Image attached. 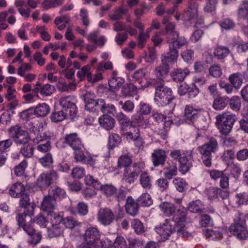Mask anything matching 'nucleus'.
Masks as SVG:
<instances>
[{
  "instance_id": "nucleus-12",
  "label": "nucleus",
  "mask_w": 248,
  "mask_h": 248,
  "mask_svg": "<svg viewBox=\"0 0 248 248\" xmlns=\"http://www.w3.org/2000/svg\"><path fill=\"white\" fill-rule=\"evenodd\" d=\"M159 208L161 211L163 212L164 215L168 217L172 216L171 222L174 223V220H173V217L175 215H178L179 213L181 212H184L185 217L186 216L187 211L185 207H180L178 208L174 204L168 202H163L160 204Z\"/></svg>"
},
{
  "instance_id": "nucleus-62",
  "label": "nucleus",
  "mask_w": 248,
  "mask_h": 248,
  "mask_svg": "<svg viewBox=\"0 0 248 248\" xmlns=\"http://www.w3.org/2000/svg\"><path fill=\"white\" fill-rule=\"evenodd\" d=\"M51 194L52 198H54L56 201L58 199L63 198L65 196L66 193L64 189L59 186H56L52 189Z\"/></svg>"
},
{
  "instance_id": "nucleus-5",
  "label": "nucleus",
  "mask_w": 248,
  "mask_h": 248,
  "mask_svg": "<svg viewBox=\"0 0 248 248\" xmlns=\"http://www.w3.org/2000/svg\"><path fill=\"white\" fill-rule=\"evenodd\" d=\"M100 233L96 227L88 228L83 234L81 248H95L100 241Z\"/></svg>"
},
{
  "instance_id": "nucleus-11",
  "label": "nucleus",
  "mask_w": 248,
  "mask_h": 248,
  "mask_svg": "<svg viewBox=\"0 0 248 248\" xmlns=\"http://www.w3.org/2000/svg\"><path fill=\"white\" fill-rule=\"evenodd\" d=\"M30 127L28 128L29 131L36 135V136L32 139V142L34 144H38L42 141L49 139L51 137V134L49 131H46L43 133H40V127H43V124L39 123L38 125H34L31 122L29 124Z\"/></svg>"
},
{
  "instance_id": "nucleus-46",
  "label": "nucleus",
  "mask_w": 248,
  "mask_h": 248,
  "mask_svg": "<svg viewBox=\"0 0 248 248\" xmlns=\"http://www.w3.org/2000/svg\"><path fill=\"white\" fill-rule=\"evenodd\" d=\"M132 164V159L128 154L121 155L118 160V167L119 168L126 169Z\"/></svg>"
},
{
  "instance_id": "nucleus-64",
  "label": "nucleus",
  "mask_w": 248,
  "mask_h": 248,
  "mask_svg": "<svg viewBox=\"0 0 248 248\" xmlns=\"http://www.w3.org/2000/svg\"><path fill=\"white\" fill-rule=\"evenodd\" d=\"M168 179L165 177L157 179L155 182V185L161 191H164L169 188Z\"/></svg>"
},
{
  "instance_id": "nucleus-63",
  "label": "nucleus",
  "mask_w": 248,
  "mask_h": 248,
  "mask_svg": "<svg viewBox=\"0 0 248 248\" xmlns=\"http://www.w3.org/2000/svg\"><path fill=\"white\" fill-rule=\"evenodd\" d=\"M55 87L48 83L44 85L40 89V93L43 96H49L54 93Z\"/></svg>"
},
{
  "instance_id": "nucleus-26",
  "label": "nucleus",
  "mask_w": 248,
  "mask_h": 248,
  "mask_svg": "<svg viewBox=\"0 0 248 248\" xmlns=\"http://www.w3.org/2000/svg\"><path fill=\"white\" fill-rule=\"evenodd\" d=\"M175 25L172 23H169L165 26L163 35L166 36L167 42L170 44L177 38L179 33L175 30Z\"/></svg>"
},
{
  "instance_id": "nucleus-45",
  "label": "nucleus",
  "mask_w": 248,
  "mask_h": 248,
  "mask_svg": "<svg viewBox=\"0 0 248 248\" xmlns=\"http://www.w3.org/2000/svg\"><path fill=\"white\" fill-rule=\"evenodd\" d=\"M118 105L122 110L127 113H132L135 108L134 102L129 100L125 101L120 100L118 102Z\"/></svg>"
},
{
  "instance_id": "nucleus-15",
  "label": "nucleus",
  "mask_w": 248,
  "mask_h": 248,
  "mask_svg": "<svg viewBox=\"0 0 248 248\" xmlns=\"http://www.w3.org/2000/svg\"><path fill=\"white\" fill-rule=\"evenodd\" d=\"M167 158L166 151L162 149H155L151 154V160L155 167H163Z\"/></svg>"
},
{
  "instance_id": "nucleus-17",
  "label": "nucleus",
  "mask_w": 248,
  "mask_h": 248,
  "mask_svg": "<svg viewBox=\"0 0 248 248\" xmlns=\"http://www.w3.org/2000/svg\"><path fill=\"white\" fill-rule=\"evenodd\" d=\"M63 142L68 145L74 150H81L83 147L81 139L77 133L66 134Z\"/></svg>"
},
{
  "instance_id": "nucleus-57",
  "label": "nucleus",
  "mask_w": 248,
  "mask_h": 248,
  "mask_svg": "<svg viewBox=\"0 0 248 248\" xmlns=\"http://www.w3.org/2000/svg\"><path fill=\"white\" fill-rule=\"evenodd\" d=\"M62 224L66 228L70 229H73L76 226L80 225V223H79L72 217L63 218Z\"/></svg>"
},
{
  "instance_id": "nucleus-38",
  "label": "nucleus",
  "mask_w": 248,
  "mask_h": 248,
  "mask_svg": "<svg viewBox=\"0 0 248 248\" xmlns=\"http://www.w3.org/2000/svg\"><path fill=\"white\" fill-rule=\"evenodd\" d=\"M63 229L60 224L52 225L47 228L48 235L50 238L59 237L62 234Z\"/></svg>"
},
{
  "instance_id": "nucleus-20",
  "label": "nucleus",
  "mask_w": 248,
  "mask_h": 248,
  "mask_svg": "<svg viewBox=\"0 0 248 248\" xmlns=\"http://www.w3.org/2000/svg\"><path fill=\"white\" fill-rule=\"evenodd\" d=\"M56 207V202L54 198H52L51 194L44 197L41 205V210L49 214L54 211Z\"/></svg>"
},
{
  "instance_id": "nucleus-50",
  "label": "nucleus",
  "mask_w": 248,
  "mask_h": 248,
  "mask_svg": "<svg viewBox=\"0 0 248 248\" xmlns=\"http://www.w3.org/2000/svg\"><path fill=\"white\" fill-rule=\"evenodd\" d=\"M33 146L28 143L26 144H22L20 153L25 157L30 158L33 155Z\"/></svg>"
},
{
  "instance_id": "nucleus-23",
  "label": "nucleus",
  "mask_w": 248,
  "mask_h": 248,
  "mask_svg": "<svg viewBox=\"0 0 248 248\" xmlns=\"http://www.w3.org/2000/svg\"><path fill=\"white\" fill-rule=\"evenodd\" d=\"M155 230L156 232L159 234L162 238L167 239L170 234L174 232L173 223L172 222H170V221L166 219L165 223H163L159 227H156Z\"/></svg>"
},
{
  "instance_id": "nucleus-6",
  "label": "nucleus",
  "mask_w": 248,
  "mask_h": 248,
  "mask_svg": "<svg viewBox=\"0 0 248 248\" xmlns=\"http://www.w3.org/2000/svg\"><path fill=\"white\" fill-rule=\"evenodd\" d=\"M217 119L216 125L219 132L226 136L231 131L236 118L234 115L222 114L217 115Z\"/></svg>"
},
{
  "instance_id": "nucleus-61",
  "label": "nucleus",
  "mask_w": 248,
  "mask_h": 248,
  "mask_svg": "<svg viewBox=\"0 0 248 248\" xmlns=\"http://www.w3.org/2000/svg\"><path fill=\"white\" fill-rule=\"evenodd\" d=\"M28 166V162L26 160H23L18 165L15 167V173L17 176H21L25 173V170Z\"/></svg>"
},
{
  "instance_id": "nucleus-42",
  "label": "nucleus",
  "mask_w": 248,
  "mask_h": 248,
  "mask_svg": "<svg viewBox=\"0 0 248 248\" xmlns=\"http://www.w3.org/2000/svg\"><path fill=\"white\" fill-rule=\"evenodd\" d=\"M238 19L246 20L248 17V0H244L238 9Z\"/></svg>"
},
{
  "instance_id": "nucleus-2",
  "label": "nucleus",
  "mask_w": 248,
  "mask_h": 248,
  "mask_svg": "<svg viewBox=\"0 0 248 248\" xmlns=\"http://www.w3.org/2000/svg\"><path fill=\"white\" fill-rule=\"evenodd\" d=\"M218 148L217 140L213 137L208 138L207 142L198 147V151L202 156V163L205 167L210 168L212 166V153H215Z\"/></svg>"
},
{
  "instance_id": "nucleus-56",
  "label": "nucleus",
  "mask_w": 248,
  "mask_h": 248,
  "mask_svg": "<svg viewBox=\"0 0 248 248\" xmlns=\"http://www.w3.org/2000/svg\"><path fill=\"white\" fill-rule=\"evenodd\" d=\"M146 76V73L143 69H140L134 72L131 77V80L134 82L141 83L143 78Z\"/></svg>"
},
{
  "instance_id": "nucleus-10",
  "label": "nucleus",
  "mask_w": 248,
  "mask_h": 248,
  "mask_svg": "<svg viewBox=\"0 0 248 248\" xmlns=\"http://www.w3.org/2000/svg\"><path fill=\"white\" fill-rule=\"evenodd\" d=\"M59 102L62 110L67 112L71 118L75 116L77 113V110L74 96L68 95L62 97Z\"/></svg>"
},
{
  "instance_id": "nucleus-13",
  "label": "nucleus",
  "mask_w": 248,
  "mask_h": 248,
  "mask_svg": "<svg viewBox=\"0 0 248 248\" xmlns=\"http://www.w3.org/2000/svg\"><path fill=\"white\" fill-rule=\"evenodd\" d=\"M121 130L123 135L127 140L135 139L140 135V128L133 125L131 121L122 122Z\"/></svg>"
},
{
  "instance_id": "nucleus-14",
  "label": "nucleus",
  "mask_w": 248,
  "mask_h": 248,
  "mask_svg": "<svg viewBox=\"0 0 248 248\" xmlns=\"http://www.w3.org/2000/svg\"><path fill=\"white\" fill-rule=\"evenodd\" d=\"M98 221L102 225H110L114 220L115 216L112 211L109 208H101L97 214Z\"/></svg>"
},
{
  "instance_id": "nucleus-55",
  "label": "nucleus",
  "mask_w": 248,
  "mask_h": 248,
  "mask_svg": "<svg viewBox=\"0 0 248 248\" xmlns=\"http://www.w3.org/2000/svg\"><path fill=\"white\" fill-rule=\"evenodd\" d=\"M229 105L233 110L235 111H239L241 106L240 98L238 96H233L229 100Z\"/></svg>"
},
{
  "instance_id": "nucleus-51",
  "label": "nucleus",
  "mask_w": 248,
  "mask_h": 248,
  "mask_svg": "<svg viewBox=\"0 0 248 248\" xmlns=\"http://www.w3.org/2000/svg\"><path fill=\"white\" fill-rule=\"evenodd\" d=\"M139 204L142 206H150L153 204V200L151 196L147 193L142 194L138 199Z\"/></svg>"
},
{
  "instance_id": "nucleus-52",
  "label": "nucleus",
  "mask_w": 248,
  "mask_h": 248,
  "mask_svg": "<svg viewBox=\"0 0 248 248\" xmlns=\"http://www.w3.org/2000/svg\"><path fill=\"white\" fill-rule=\"evenodd\" d=\"M127 12V9L121 6L116 9L113 14L109 15V17L111 20H118L122 18L123 16L126 14Z\"/></svg>"
},
{
  "instance_id": "nucleus-37",
  "label": "nucleus",
  "mask_w": 248,
  "mask_h": 248,
  "mask_svg": "<svg viewBox=\"0 0 248 248\" xmlns=\"http://www.w3.org/2000/svg\"><path fill=\"white\" fill-rule=\"evenodd\" d=\"M33 110L37 117H44L49 112L50 108L46 103H42L38 104Z\"/></svg>"
},
{
  "instance_id": "nucleus-59",
  "label": "nucleus",
  "mask_w": 248,
  "mask_h": 248,
  "mask_svg": "<svg viewBox=\"0 0 248 248\" xmlns=\"http://www.w3.org/2000/svg\"><path fill=\"white\" fill-rule=\"evenodd\" d=\"M37 186L41 189L48 187L50 184L46 177V173H42L36 180Z\"/></svg>"
},
{
  "instance_id": "nucleus-30",
  "label": "nucleus",
  "mask_w": 248,
  "mask_h": 248,
  "mask_svg": "<svg viewBox=\"0 0 248 248\" xmlns=\"http://www.w3.org/2000/svg\"><path fill=\"white\" fill-rule=\"evenodd\" d=\"M100 125L107 130H110L114 126L115 121L111 116L104 114L99 118Z\"/></svg>"
},
{
  "instance_id": "nucleus-29",
  "label": "nucleus",
  "mask_w": 248,
  "mask_h": 248,
  "mask_svg": "<svg viewBox=\"0 0 248 248\" xmlns=\"http://www.w3.org/2000/svg\"><path fill=\"white\" fill-rule=\"evenodd\" d=\"M26 187L24 185L19 182H17L11 185L9 190V194L12 197L18 198L24 194Z\"/></svg>"
},
{
  "instance_id": "nucleus-25",
  "label": "nucleus",
  "mask_w": 248,
  "mask_h": 248,
  "mask_svg": "<svg viewBox=\"0 0 248 248\" xmlns=\"http://www.w3.org/2000/svg\"><path fill=\"white\" fill-rule=\"evenodd\" d=\"M177 164L172 161H168L167 165L163 169L164 177L167 179L171 180L177 174Z\"/></svg>"
},
{
  "instance_id": "nucleus-31",
  "label": "nucleus",
  "mask_w": 248,
  "mask_h": 248,
  "mask_svg": "<svg viewBox=\"0 0 248 248\" xmlns=\"http://www.w3.org/2000/svg\"><path fill=\"white\" fill-rule=\"evenodd\" d=\"M99 33V31H95L91 32L88 37V40L94 43L96 46L102 47L105 45L106 39L104 36H100L97 38Z\"/></svg>"
},
{
  "instance_id": "nucleus-28",
  "label": "nucleus",
  "mask_w": 248,
  "mask_h": 248,
  "mask_svg": "<svg viewBox=\"0 0 248 248\" xmlns=\"http://www.w3.org/2000/svg\"><path fill=\"white\" fill-rule=\"evenodd\" d=\"M189 74L190 71L187 68H177L172 70L170 73V76L173 81L176 82H182Z\"/></svg>"
},
{
  "instance_id": "nucleus-16",
  "label": "nucleus",
  "mask_w": 248,
  "mask_h": 248,
  "mask_svg": "<svg viewBox=\"0 0 248 248\" xmlns=\"http://www.w3.org/2000/svg\"><path fill=\"white\" fill-rule=\"evenodd\" d=\"M204 194L208 200L213 201L218 197L222 200L225 199L228 197L229 194L227 190H222L217 187L211 186L205 189Z\"/></svg>"
},
{
  "instance_id": "nucleus-47",
  "label": "nucleus",
  "mask_w": 248,
  "mask_h": 248,
  "mask_svg": "<svg viewBox=\"0 0 248 248\" xmlns=\"http://www.w3.org/2000/svg\"><path fill=\"white\" fill-rule=\"evenodd\" d=\"M24 3L25 1L23 0H16L15 2V6L16 7H19L18 11L20 14L26 18H28L30 16L31 10L29 8H24L22 6Z\"/></svg>"
},
{
  "instance_id": "nucleus-48",
  "label": "nucleus",
  "mask_w": 248,
  "mask_h": 248,
  "mask_svg": "<svg viewBox=\"0 0 248 248\" xmlns=\"http://www.w3.org/2000/svg\"><path fill=\"white\" fill-rule=\"evenodd\" d=\"M83 100L86 103L85 108L86 110H88L96 100V96L93 93L87 92L83 95Z\"/></svg>"
},
{
  "instance_id": "nucleus-53",
  "label": "nucleus",
  "mask_w": 248,
  "mask_h": 248,
  "mask_svg": "<svg viewBox=\"0 0 248 248\" xmlns=\"http://www.w3.org/2000/svg\"><path fill=\"white\" fill-rule=\"evenodd\" d=\"M65 0H45L42 5L45 10H48L61 5Z\"/></svg>"
},
{
  "instance_id": "nucleus-54",
  "label": "nucleus",
  "mask_w": 248,
  "mask_h": 248,
  "mask_svg": "<svg viewBox=\"0 0 248 248\" xmlns=\"http://www.w3.org/2000/svg\"><path fill=\"white\" fill-rule=\"evenodd\" d=\"M39 162L44 167H51L53 163L52 154L50 153H46L39 159Z\"/></svg>"
},
{
  "instance_id": "nucleus-49",
  "label": "nucleus",
  "mask_w": 248,
  "mask_h": 248,
  "mask_svg": "<svg viewBox=\"0 0 248 248\" xmlns=\"http://www.w3.org/2000/svg\"><path fill=\"white\" fill-rule=\"evenodd\" d=\"M69 115L67 112L62 109L61 111L53 112L50 115V119L53 122H61L66 119Z\"/></svg>"
},
{
  "instance_id": "nucleus-32",
  "label": "nucleus",
  "mask_w": 248,
  "mask_h": 248,
  "mask_svg": "<svg viewBox=\"0 0 248 248\" xmlns=\"http://www.w3.org/2000/svg\"><path fill=\"white\" fill-rule=\"evenodd\" d=\"M187 209L192 213H201L204 209V205L201 201L197 200L188 203Z\"/></svg>"
},
{
  "instance_id": "nucleus-22",
  "label": "nucleus",
  "mask_w": 248,
  "mask_h": 248,
  "mask_svg": "<svg viewBox=\"0 0 248 248\" xmlns=\"http://www.w3.org/2000/svg\"><path fill=\"white\" fill-rule=\"evenodd\" d=\"M202 109H196L192 106H186L185 109L184 120L186 123L191 124L197 119Z\"/></svg>"
},
{
  "instance_id": "nucleus-60",
  "label": "nucleus",
  "mask_w": 248,
  "mask_h": 248,
  "mask_svg": "<svg viewBox=\"0 0 248 248\" xmlns=\"http://www.w3.org/2000/svg\"><path fill=\"white\" fill-rule=\"evenodd\" d=\"M46 142L43 143V141L37 144L38 145L36 147L37 150L42 153H46L49 151L51 149V143L49 139L46 140Z\"/></svg>"
},
{
  "instance_id": "nucleus-33",
  "label": "nucleus",
  "mask_w": 248,
  "mask_h": 248,
  "mask_svg": "<svg viewBox=\"0 0 248 248\" xmlns=\"http://www.w3.org/2000/svg\"><path fill=\"white\" fill-rule=\"evenodd\" d=\"M8 131L10 137L15 142L16 139L20 137L22 134L24 133L26 134L27 131L22 129L19 125L16 124L11 126L8 129Z\"/></svg>"
},
{
  "instance_id": "nucleus-39",
  "label": "nucleus",
  "mask_w": 248,
  "mask_h": 248,
  "mask_svg": "<svg viewBox=\"0 0 248 248\" xmlns=\"http://www.w3.org/2000/svg\"><path fill=\"white\" fill-rule=\"evenodd\" d=\"M229 102L228 97L218 96L214 99L213 104V107L217 110H221L224 108Z\"/></svg>"
},
{
  "instance_id": "nucleus-7",
  "label": "nucleus",
  "mask_w": 248,
  "mask_h": 248,
  "mask_svg": "<svg viewBox=\"0 0 248 248\" xmlns=\"http://www.w3.org/2000/svg\"><path fill=\"white\" fill-rule=\"evenodd\" d=\"M86 185L93 186L95 189H100L107 197H111L116 191V187L112 185L106 184L102 185L97 180L95 179L92 175H88L84 179Z\"/></svg>"
},
{
  "instance_id": "nucleus-21",
  "label": "nucleus",
  "mask_w": 248,
  "mask_h": 248,
  "mask_svg": "<svg viewBox=\"0 0 248 248\" xmlns=\"http://www.w3.org/2000/svg\"><path fill=\"white\" fill-rule=\"evenodd\" d=\"M169 51L161 55V62L174 63L178 57V49L174 47L173 44H169Z\"/></svg>"
},
{
  "instance_id": "nucleus-43",
  "label": "nucleus",
  "mask_w": 248,
  "mask_h": 248,
  "mask_svg": "<svg viewBox=\"0 0 248 248\" xmlns=\"http://www.w3.org/2000/svg\"><path fill=\"white\" fill-rule=\"evenodd\" d=\"M75 159L78 162L90 164L91 165L94 164V161L93 160V158L90 157L89 158H87L85 155L84 153L82 151H80V150H75Z\"/></svg>"
},
{
  "instance_id": "nucleus-18",
  "label": "nucleus",
  "mask_w": 248,
  "mask_h": 248,
  "mask_svg": "<svg viewBox=\"0 0 248 248\" xmlns=\"http://www.w3.org/2000/svg\"><path fill=\"white\" fill-rule=\"evenodd\" d=\"M170 69V65L168 63L161 62V64L155 68L153 74L158 80L164 82L168 76Z\"/></svg>"
},
{
  "instance_id": "nucleus-8",
  "label": "nucleus",
  "mask_w": 248,
  "mask_h": 248,
  "mask_svg": "<svg viewBox=\"0 0 248 248\" xmlns=\"http://www.w3.org/2000/svg\"><path fill=\"white\" fill-rule=\"evenodd\" d=\"M143 169V165L141 163H134L130 166L124 169L123 177L124 180L129 184L133 183L137 179Z\"/></svg>"
},
{
  "instance_id": "nucleus-41",
  "label": "nucleus",
  "mask_w": 248,
  "mask_h": 248,
  "mask_svg": "<svg viewBox=\"0 0 248 248\" xmlns=\"http://www.w3.org/2000/svg\"><path fill=\"white\" fill-rule=\"evenodd\" d=\"M172 184L177 191L183 193L187 189V184L186 181L180 177H177L172 180Z\"/></svg>"
},
{
  "instance_id": "nucleus-35",
  "label": "nucleus",
  "mask_w": 248,
  "mask_h": 248,
  "mask_svg": "<svg viewBox=\"0 0 248 248\" xmlns=\"http://www.w3.org/2000/svg\"><path fill=\"white\" fill-rule=\"evenodd\" d=\"M124 83V79L122 78H110L108 80L109 91L115 92L121 87Z\"/></svg>"
},
{
  "instance_id": "nucleus-24",
  "label": "nucleus",
  "mask_w": 248,
  "mask_h": 248,
  "mask_svg": "<svg viewBox=\"0 0 248 248\" xmlns=\"http://www.w3.org/2000/svg\"><path fill=\"white\" fill-rule=\"evenodd\" d=\"M198 16V5L196 3H190L184 13V20L193 22L197 19Z\"/></svg>"
},
{
  "instance_id": "nucleus-1",
  "label": "nucleus",
  "mask_w": 248,
  "mask_h": 248,
  "mask_svg": "<svg viewBox=\"0 0 248 248\" xmlns=\"http://www.w3.org/2000/svg\"><path fill=\"white\" fill-rule=\"evenodd\" d=\"M192 151L174 149L170 151V156L173 160L179 162V170L182 174H185L193 166Z\"/></svg>"
},
{
  "instance_id": "nucleus-40",
  "label": "nucleus",
  "mask_w": 248,
  "mask_h": 248,
  "mask_svg": "<svg viewBox=\"0 0 248 248\" xmlns=\"http://www.w3.org/2000/svg\"><path fill=\"white\" fill-rule=\"evenodd\" d=\"M152 178L146 171L142 172L140 175V184L142 187L150 189L152 187Z\"/></svg>"
},
{
  "instance_id": "nucleus-3",
  "label": "nucleus",
  "mask_w": 248,
  "mask_h": 248,
  "mask_svg": "<svg viewBox=\"0 0 248 248\" xmlns=\"http://www.w3.org/2000/svg\"><path fill=\"white\" fill-rule=\"evenodd\" d=\"M230 231L239 239L248 238V231L246 226V217L243 214H238L234 218V222L230 227Z\"/></svg>"
},
{
  "instance_id": "nucleus-36",
  "label": "nucleus",
  "mask_w": 248,
  "mask_h": 248,
  "mask_svg": "<svg viewBox=\"0 0 248 248\" xmlns=\"http://www.w3.org/2000/svg\"><path fill=\"white\" fill-rule=\"evenodd\" d=\"M230 52V49L227 47L221 45H217L214 50V55L220 60L225 58Z\"/></svg>"
},
{
  "instance_id": "nucleus-9",
  "label": "nucleus",
  "mask_w": 248,
  "mask_h": 248,
  "mask_svg": "<svg viewBox=\"0 0 248 248\" xmlns=\"http://www.w3.org/2000/svg\"><path fill=\"white\" fill-rule=\"evenodd\" d=\"M178 215L173 217L174 223L173 224L174 232H176L179 235L184 237L191 236V234L186 231L185 223L186 221V216L185 217V212H181Z\"/></svg>"
},
{
  "instance_id": "nucleus-27",
  "label": "nucleus",
  "mask_w": 248,
  "mask_h": 248,
  "mask_svg": "<svg viewBox=\"0 0 248 248\" xmlns=\"http://www.w3.org/2000/svg\"><path fill=\"white\" fill-rule=\"evenodd\" d=\"M125 209L128 214L135 217L139 213V203L131 197L128 196L126 199Z\"/></svg>"
},
{
  "instance_id": "nucleus-44",
  "label": "nucleus",
  "mask_w": 248,
  "mask_h": 248,
  "mask_svg": "<svg viewBox=\"0 0 248 248\" xmlns=\"http://www.w3.org/2000/svg\"><path fill=\"white\" fill-rule=\"evenodd\" d=\"M121 138L116 133H111L108 137V144L109 149H113L117 147L121 142Z\"/></svg>"
},
{
  "instance_id": "nucleus-4",
  "label": "nucleus",
  "mask_w": 248,
  "mask_h": 248,
  "mask_svg": "<svg viewBox=\"0 0 248 248\" xmlns=\"http://www.w3.org/2000/svg\"><path fill=\"white\" fill-rule=\"evenodd\" d=\"M174 98L171 89L165 86L164 83L157 86L154 100L158 106L163 107L169 104Z\"/></svg>"
},
{
  "instance_id": "nucleus-19",
  "label": "nucleus",
  "mask_w": 248,
  "mask_h": 248,
  "mask_svg": "<svg viewBox=\"0 0 248 248\" xmlns=\"http://www.w3.org/2000/svg\"><path fill=\"white\" fill-rule=\"evenodd\" d=\"M19 197L20 198L19 202V207L23 208L25 213H27V214L33 215L36 204L34 202H30L29 195L25 193Z\"/></svg>"
},
{
  "instance_id": "nucleus-58",
  "label": "nucleus",
  "mask_w": 248,
  "mask_h": 248,
  "mask_svg": "<svg viewBox=\"0 0 248 248\" xmlns=\"http://www.w3.org/2000/svg\"><path fill=\"white\" fill-rule=\"evenodd\" d=\"M131 226L135 232L138 234H142L145 231L142 222L138 219H134L131 221Z\"/></svg>"
},
{
  "instance_id": "nucleus-34",
  "label": "nucleus",
  "mask_w": 248,
  "mask_h": 248,
  "mask_svg": "<svg viewBox=\"0 0 248 248\" xmlns=\"http://www.w3.org/2000/svg\"><path fill=\"white\" fill-rule=\"evenodd\" d=\"M228 80L235 89H238L243 83L242 76L240 73H233L230 75Z\"/></svg>"
}]
</instances>
